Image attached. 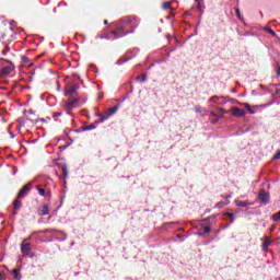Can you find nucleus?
<instances>
[{
  "mask_svg": "<svg viewBox=\"0 0 280 280\" xmlns=\"http://www.w3.org/2000/svg\"><path fill=\"white\" fill-rule=\"evenodd\" d=\"M85 130H95V125H89L85 127Z\"/></svg>",
  "mask_w": 280,
  "mask_h": 280,
  "instance_id": "obj_21",
  "label": "nucleus"
},
{
  "mask_svg": "<svg viewBox=\"0 0 280 280\" xmlns=\"http://www.w3.org/2000/svg\"><path fill=\"white\" fill-rule=\"evenodd\" d=\"M258 198L262 205H268V202H270V196L264 190L259 192Z\"/></svg>",
  "mask_w": 280,
  "mask_h": 280,
  "instance_id": "obj_4",
  "label": "nucleus"
},
{
  "mask_svg": "<svg viewBox=\"0 0 280 280\" xmlns=\"http://www.w3.org/2000/svg\"><path fill=\"white\" fill-rule=\"evenodd\" d=\"M101 121H106V118H102Z\"/></svg>",
  "mask_w": 280,
  "mask_h": 280,
  "instance_id": "obj_31",
  "label": "nucleus"
},
{
  "mask_svg": "<svg viewBox=\"0 0 280 280\" xmlns=\"http://www.w3.org/2000/svg\"><path fill=\"white\" fill-rule=\"evenodd\" d=\"M236 15L238 19H242V13L240 12V9H236Z\"/></svg>",
  "mask_w": 280,
  "mask_h": 280,
  "instance_id": "obj_26",
  "label": "nucleus"
},
{
  "mask_svg": "<svg viewBox=\"0 0 280 280\" xmlns=\"http://www.w3.org/2000/svg\"><path fill=\"white\" fill-rule=\"evenodd\" d=\"M49 213V206L44 205L38 208V215H47Z\"/></svg>",
  "mask_w": 280,
  "mask_h": 280,
  "instance_id": "obj_8",
  "label": "nucleus"
},
{
  "mask_svg": "<svg viewBox=\"0 0 280 280\" xmlns=\"http://www.w3.org/2000/svg\"><path fill=\"white\" fill-rule=\"evenodd\" d=\"M12 273L14 275V279L21 280V273L19 272V269H13Z\"/></svg>",
  "mask_w": 280,
  "mask_h": 280,
  "instance_id": "obj_12",
  "label": "nucleus"
},
{
  "mask_svg": "<svg viewBox=\"0 0 280 280\" xmlns=\"http://www.w3.org/2000/svg\"><path fill=\"white\" fill-rule=\"evenodd\" d=\"M0 280H3V272L0 271Z\"/></svg>",
  "mask_w": 280,
  "mask_h": 280,
  "instance_id": "obj_28",
  "label": "nucleus"
},
{
  "mask_svg": "<svg viewBox=\"0 0 280 280\" xmlns=\"http://www.w3.org/2000/svg\"><path fill=\"white\" fill-rule=\"evenodd\" d=\"M78 89H80L79 85H72L71 88H68L66 90L65 95L66 96L73 95V93H75V91H78Z\"/></svg>",
  "mask_w": 280,
  "mask_h": 280,
  "instance_id": "obj_9",
  "label": "nucleus"
},
{
  "mask_svg": "<svg viewBox=\"0 0 280 280\" xmlns=\"http://www.w3.org/2000/svg\"><path fill=\"white\" fill-rule=\"evenodd\" d=\"M210 115H212V117L217 116L214 112H211Z\"/></svg>",
  "mask_w": 280,
  "mask_h": 280,
  "instance_id": "obj_29",
  "label": "nucleus"
},
{
  "mask_svg": "<svg viewBox=\"0 0 280 280\" xmlns=\"http://www.w3.org/2000/svg\"><path fill=\"white\" fill-rule=\"evenodd\" d=\"M278 75H280V70L278 71Z\"/></svg>",
  "mask_w": 280,
  "mask_h": 280,
  "instance_id": "obj_35",
  "label": "nucleus"
},
{
  "mask_svg": "<svg viewBox=\"0 0 280 280\" xmlns=\"http://www.w3.org/2000/svg\"><path fill=\"white\" fill-rule=\"evenodd\" d=\"M13 71H14V67L5 66V67L2 68L1 74L4 75V77L10 75V73H12Z\"/></svg>",
  "mask_w": 280,
  "mask_h": 280,
  "instance_id": "obj_7",
  "label": "nucleus"
},
{
  "mask_svg": "<svg viewBox=\"0 0 280 280\" xmlns=\"http://www.w3.org/2000/svg\"><path fill=\"white\" fill-rule=\"evenodd\" d=\"M237 207H248V202L246 201H236Z\"/></svg>",
  "mask_w": 280,
  "mask_h": 280,
  "instance_id": "obj_15",
  "label": "nucleus"
},
{
  "mask_svg": "<svg viewBox=\"0 0 280 280\" xmlns=\"http://www.w3.org/2000/svg\"><path fill=\"white\" fill-rule=\"evenodd\" d=\"M126 25L120 24L117 26L116 31L113 32L114 38H121V36H126V32H124V28Z\"/></svg>",
  "mask_w": 280,
  "mask_h": 280,
  "instance_id": "obj_2",
  "label": "nucleus"
},
{
  "mask_svg": "<svg viewBox=\"0 0 280 280\" xmlns=\"http://www.w3.org/2000/svg\"><path fill=\"white\" fill-rule=\"evenodd\" d=\"M211 232V228L210 226H205L203 228V233H210Z\"/></svg>",
  "mask_w": 280,
  "mask_h": 280,
  "instance_id": "obj_23",
  "label": "nucleus"
},
{
  "mask_svg": "<svg viewBox=\"0 0 280 280\" xmlns=\"http://www.w3.org/2000/svg\"><path fill=\"white\" fill-rule=\"evenodd\" d=\"M198 8H199V10H202V7L199 5Z\"/></svg>",
  "mask_w": 280,
  "mask_h": 280,
  "instance_id": "obj_33",
  "label": "nucleus"
},
{
  "mask_svg": "<svg viewBox=\"0 0 280 280\" xmlns=\"http://www.w3.org/2000/svg\"><path fill=\"white\" fill-rule=\"evenodd\" d=\"M273 159H280V151H278V152L275 154Z\"/></svg>",
  "mask_w": 280,
  "mask_h": 280,
  "instance_id": "obj_27",
  "label": "nucleus"
},
{
  "mask_svg": "<svg viewBox=\"0 0 280 280\" xmlns=\"http://www.w3.org/2000/svg\"><path fill=\"white\" fill-rule=\"evenodd\" d=\"M104 23H105V25H106L108 22H107V21H105Z\"/></svg>",
  "mask_w": 280,
  "mask_h": 280,
  "instance_id": "obj_34",
  "label": "nucleus"
},
{
  "mask_svg": "<svg viewBox=\"0 0 280 280\" xmlns=\"http://www.w3.org/2000/svg\"><path fill=\"white\" fill-rule=\"evenodd\" d=\"M198 235H202V233H199Z\"/></svg>",
  "mask_w": 280,
  "mask_h": 280,
  "instance_id": "obj_37",
  "label": "nucleus"
},
{
  "mask_svg": "<svg viewBox=\"0 0 280 280\" xmlns=\"http://www.w3.org/2000/svg\"><path fill=\"white\" fill-rule=\"evenodd\" d=\"M268 246H270V241H268V238H266L265 242L262 243V248L265 250H268Z\"/></svg>",
  "mask_w": 280,
  "mask_h": 280,
  "instance_id": "obj_14",
  "label": "nucleus"
},
{
  "mask_svg": "<svg viewBox=\"0 0 280 280\" xmlns=\"http://www.w3.org/2000/svg\"><path fill=\"white\" fill-rule=\"evenodd\" d=\"M243 106L246 108V110H248V113H250V115H255V110L250 108V105L248 103H244Z\"/></svg>",
  "mask_w": 280,
  "mask_h": 280,
  "instance_id": "obj_11",
  "label": "nucleus"
},
{
  "mask_svg": "<svg viewBox=\"0 0 280 280\" xmlns=\"http://www.w3.org/2000/svg\"><path fill=\"white\" fill-rule=\"evenodd\" d=\"M118 110V107L109 108V115H115V113Z\"/></svg>",
  "mask_w": 280,
  "mask_h": 280,
  "instance_id": "obj_20",
  "label": "nucleus"
},
{
  "mask_svg": "<svg viewBox=\"0 0 280 280\" xmlns=\"http://www.w3.org/2000/svg\"><path fill=\"white\" fill-rule=\"evenodd\" d=\"M225 198H226V201H224V202L220 201L217 203L218 209H222V207H226V205H229V202H230L229 198H231V196H228Z\"/></svg>",
  "mask_w": 280,
  "mask_h": 280,
  "instance_id": "obj_10",
  "label": "nucleus"
},
{
  "mask_svg": "<svg viewBox=\"0 0 280 280\" xmlns=\"http://www.w3.org/2000/svg\"><path fill=\"white\" fill-rule=\"evenodd\" d=\"M218 100H220V97L213 96V97L210 98V102H211L212 104H217V103H218Z\"/></svg>",
  "mask_w": 280,
  "mask_h": 280,
  "instance_id": "obj_19",
  "label": "nucleus"
},
{
  "mask_svg": "<svg viewBox=\"0 0 280 280\" xmlns=\"http://www.w3.org/2000/svg\"><path fill=\"white\" fill-rule=\"evenodd\" d=\"M168 8H172V3L171 2H164L163 3V9L168 10Z\"/></svg>",
  "mask_w": 280,
  "mask_h": 280,
  "instance_id": "obj_18",
  "label": "nucleus"
},
{
  "mask_svg": "<svg viewBox=\"0 0 280 280\" xmlns=\"http://www.w3.org/2000/svg\"><path fill=\"white\" fill-rule=\"evenodd\" d=\"M62 172H63V177L67 178V175H68L67 166L62 167Z\"/></svg>",
  "mask_w": 280,
  "mask_h": 280,
  "instance_id": "obj_22",
  "label": "nucleus"
},
{
  "mask_svg": "<svg viewBox=\"0 0 280 280\" xmlns=\"http://www.w3.org/2000/svg\"><path fill=\"white\" fill-rule=\"evenodd\" d=\"M272 220L273 222H278V220H280V211L272 215Z\"/></svg>",
  "mask_w": 280,
  "mask_h": 280,
  "instance_id": "obj_16",
  "label": "nucleus"
},
{
  "mask_svg": "<svg viewBox=\"0 0 280 280\" xmlns=\"http://www.w3.org/2000/svg\"><path fill=\"white\" fill-rule=\"evenodd\" d=\"M267 32H269V34H271V36L276 35V33H275V31H272V28H267Z\"/></svg>",
  "mask_w": 280,
  "mask_h": 280,
  "instance_id": "obj_25",
  "label": "nucleus"
},
{
  "mask_svg": "<svg viewBox=\"0 0 280 280\" xmlns=\"http://www.w3.org/2000/svg\"><path fill=\"white\" fill-rule=\"evenodd\" d=\"M30 194V184L25 185L18 194V198H25Z\"/></svg>",
  "mask_w": 280,
  "mask_h": 280,
  "instance_id": "obj_5",
  "label": "nucleus"
},
{
  "mask_svg": "<svg viewBox=\"0 0 280 280\" xmlns=\"http://www.w3.org/2000/svg\"><path fill=\"white\" fill-rule=\"evenodd\" d=\"M36 189H37L39 196H45V189L40 188V186H36Z\"/></svg>",
  "mask_w": 280,
  "mask_h": 280,
  "instance_id": "obj_17",
  "label": "nucleus"
},
{
  "mask_svg": "<svg viewBox=\"0 0 280 280\" xmlns=\"http://www.w3.org/2000/svg\"><path fill=\"white\" fill-rule=\"evenodd\" d=\"M231 115H233V117H246V112H244V109H240V107H232L231 108Z\"/></svg>",
  "mask_w": 280,
  "mask_h": 280,
  "instance_id": "obj_3",
  "label": "nucleus"
},
{
  "mask_svg": "<svg viewBox=\"0 0 280 280\" xmlns=\"http://www.w3.org/2000/svg\"><path fill=\"white\" fill-rule=\"evenodd\" d=\"M22 255L27 256L30 255V252L32 250V247H30V244H22L21 245Z\"/></svg>",
  "mask_w": 280,
  "mask_h": 280,
  "instance_id": "obj_6",
  "label": "nucleus"
},
{
  "mask_svg": "<svg viewBox=\"0 0 280 280\" xmlns=\"http://www.w3.org/2000/svg\"><path fill=\"white\" fill-rule=\"evenodd\" d=\"M57 115H62V113H59V114H57Z\"/></svg>",
  "mask_w": 280,
  "mask_h": 280,
  "instance_id": "obj_36",
  "label": "nucleus"
},
{
  "mask_svg": "<svg viewBox=\"0 0 280 280\" xmlns=\"http://www.w3.org/2000/svg\"><path fill=\"white\" fill-rule=\"evenodd\" d=\"M13 209H14V211H18V209H21V201L15 200V201L13 202Z\"/></svg>",
  "mask_w": 280,
  "mask_h": 280,
  "instance_id": "obj_13",
  "label": "nucleus"
},
{
  "mask_svg": "<svg viewBox=\"0 0 280 280\" xmlns=\"http://www.w3.org/2000/svg\"><path fill=\"white\" fill-rule=\"evenodd\" d=\"M221 112L224 114V113H226V110H224V109H221Z\"/></svg>",
  "mask_w": 280,
  "mask_h": 280,
  "instance_id": "obj_32",
  "label": "nucleus"
},
{
  "mask_svg": "<svg viewBox=\"0 0 280 280\" xmlns=\"http://www.w3.org/2000/svg\"><path fill=\"white\" fill-rule=\"evenodd\" d=\"M75 104H78V98H69L68 102H63V107L69 113L70 110H73Z\"/></svg>",
  "mask_w": 280,
  "mask_h": 280,
  "instance_id": "obj_1",
  "label": "nucleus"
},
{
  "mask_svg": "<svg viewBox=\"0 0 280 280\" xmlns=\"http://www.w3.org/2000/svg\"><path fill=\"white\" fill-rule=\"evenodd\" d=\"M137 80L138 82H145V77H138Z\"/></svg>",
  "mask_w": 280,
  "mask_h": 280,
  "instance_id": "obj_24",
  "label": "nucleus"
},
{
  "mask_svg": "<svg viewBox=\"0 0 280 280\" xmlns=\"http://www.w3.org/2000/svg\"><path fill=\"white\" fill-rule=\"evenodd\" d=\"M228 215H229L230 218H233V214H231V213H228Z\"/></svg>",
  "mask_w": 280,
  "mask_h": 280,
  "instance_id": "obj_30",
  "label": "nucleus"
}]
</instances>
